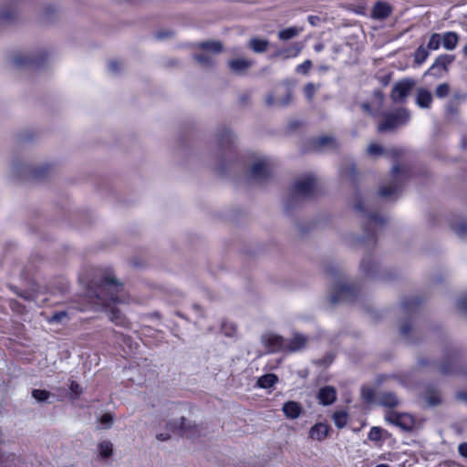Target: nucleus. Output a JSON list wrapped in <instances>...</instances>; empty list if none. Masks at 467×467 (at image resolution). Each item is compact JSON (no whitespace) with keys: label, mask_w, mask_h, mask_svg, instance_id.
I'll return each mask as SVG.
<instances>
[{"label":"nucleus","mask_w":467,"mask_h":467,"mask_svg":"<svg viewBox=\"0 0 467 467\" xmlns=\"http://www.w3.org/2000/svg\"><path fill=\"white\" fill-rule=\"evenodd\" d=\"M17 296L27 300V301H32L34 298H33V295L30 293V292H16Z\"/></svg>","instance_id":"338daca9"},{"label":"nucleus","mask_w":467,"mask_h":467,"mask_svg":"<svg viewBox=\"0 0 467 467\" xmlns=\"http://www.w3.org/2000/svg\"><path fill=\"white\" fill-rule=\"evenodd\" d=\"M439 370L441 373H442L444 375L451 374L454 372V368H453L452 365L451 364V362H444V363L441 364L439 367Z\"/></svg>","instance_id":"5fc2aeb1"},{"label":"nucleus","mask_w":467,"mask_h":467,"mask_svg":"<svg viewBox=\"0 0 467 467\" xmlns=\"http://www.w3.org/2000/svg\"><path fill=\"white\" fill-rule=\"evenodd\" d=\"M261 340L268 352L286 351L285 338L281 336L266 333L262 336Z\"/></svg>","instance_id":"ddd939ff"},{"label":"nucleus","mask_w":467,"mask_h":467,"mask_svg":"<svg viewBox=\"0 0 467 467\" xmlns=\"http://www.w3.org/2000/svg\"><path fill=\"white\" fill-rule=\"evenodd\" d=\"M52 396V394L45 389H33L32 390V397L37 401V402H49L48 399Z\"/></svg>","instance_id":"58836bf2"},{"label":"nucleus","mask_w":467,"mask_h":467,"mask_svg":"<svg viewBox=\"0 0 467 467\" xmlns=\"http://www.w3.org/2000/svg\"><path fill=\"white\" fill-rule=\"evenodd\" d=\"M316 93V87L313 83H307L305 86V95L306 97L311 100Z\"/></svg>","instance_id":"13d9d810"},{"label":"nucleus","mask_w":467,"mask_h":467,"mask_svg":"<svg viewBox=\"0 0 467 467\" xmlns=\"http://www.w3.org/2000/svg\"><path fill=\"white\" fill-rule=\"evenodd\" d=\"M47 58V53L44 50L37 54L20 55L13 58V63L17 67L33 66L39 67L44 65Z\"/></svg>","instance_id":"9b49d317"},{"label":"nucleus","mask_w":467,"mask_h":467,"mask_svg":"<svg viewBox=\"0 0 467 467\" xmlns=\"http://www.w3.org/2000/svg\"><path fill=\"white\" fill-rule=\"evenodd\" d=\"M410 175V171L408 167L393 165L391 168V180L379 188V196L383 199L397 198Z\"/></svg>","instance_id":"39448f33"},{"label":"nucleus","mask_w":467,"mask_h":467,"mask_svg":"<svg viewBox=\"0 0 467 467\" xmlns=\"http://www.w3.org/2000/svg\"><path fill=\"white\" fill-rule=\"evenodd\" d=\"M254 65V61L246 58H234L228 61L230 70L235 75L244 76Z\"/></svg>","instance_id":"dca6fc26"},{"label":"nucleus","mask_w":467,"mask_h":467,"mask_svg":"<svg viewBox=\"0 0 467 467\" xmlns=\"http://www.w3.org/2000/svg\"><path fill=\"white\" fill-rule=\"evenodd\" d=\"M100 457L107 459L112 455L113 444L109 441H103L98 445Z\"/></svg>","instance_id":"f704fd0d"},{"label":"nucleus","mask_w":467,"mask_h":467,"mask_svg":"<svg viewBox=\"0 0 467 467\" xmlns=\"http://www.w3.org/2000/svg\"><path fill=\"white\" fill-rule=\"evenodd\" d=\"M432 101L431 93L425 88H419L416 102L420 108H430Z\"/></svg>","instance_id":"bb28decb"},{"label":"nucleus","mask_w":467,"mask_h":467,"mask_svg":"<svg viewBox=\"0 0 467 467\" xmlns=\"http://www.w3.org/2000/svg\"><path fill=\"white\" fill-rule=\"evenodd\" d=\"M362 398L365 401L371 403L374 401L375 392L370 388H363L362 389Z\"/></svg>","instance_id":"3c124183"},{"label":"nucleus","mask_w":467,"mask_h":467,"mask_svg":"<svg viewBox=\"0 0 467 467\" xmlns=\"http://www.w3.org/2000/svg\"><path fill=\"white\" fill-rule=\"evenodd\" d=\"M392 12V7L385 2H377L372 10L370 16L376 20H384L388 18Z\"/></svg>","instance_id":"a211bd4d"},{"label":"nucleus","mask_w":467,"mask_h":467,"mask_svg":"<svg viewBox=\"0 0 467 467\" xmlns=\"http://www.w3.org/2000/svg\"><path fill=\"white\" fill-rule=\"evenodd\" d=\"M411 331L412 327L409 321H404L400 327V333L406 339H409V335Z\"/></svg>","instance_id":"8fccbe9b"},{"label":"nucleus","mask_w":467,"mask_h":467,"mask_svg":"<svg viewBox=\"0 0 467 467\" xmlns=\"http://www.w3.org/2000/svg\"><path fill=\"white\" fill-rule=\"evenodd\" d=\"M367 151L371 156H379L384 153V149L379 144L372 143L368 147Z\"/></svg>","instance_id":"49530a36"},{"label":"nucleus","mask_w":467,"mask_h":467,"mask_svg":"<svg viewBox=\"0 0 467 467\" xmlns=\"http://www.w3.org/2000/svg\"><path fill=\"white\" fill-rule=\"evenodd\" d=\"M278 380L276 375L269 373L260 377L257 380V385L263 389L273 387Z\"/></svg>","instance_id":"473e14b6"},{"label":"nucleus","mask_w":467,"mask_h":467,"mask_svg":"<svg viewBox=\"0 0 467 467\" xmlns=\"http://www.w3.org/2000/svg\"><path fill=\"white\" fill-rule=\"evenodd\" d=\"M359 272L365 279L388 281L391 276L381 271L379 263L370 255H365L359 264Z\"/></svg>","instance_id":"0eeeda50"},{"label":"nucleus","mask_w":467,"mask_h":467,"mask_svg":"<svg viewBox=\"0 0 467 467\" xmlns=\"http://www.w3.org/2000/svg\"><path fill=\"white\" fill-rule=\"evenodd\" d=\"M383 430L379 427H372L369 433L368 439L373 441H378L381 439Z\"/></svg>","instance_id":"de8ad7c7"},{"label":"nucleus","mask_w":467,"mask_h":467,"mask_svg":"<svg viewBox=\"0 0 467 467\" xmlns=\"http://www.w3.org/2000/svg\"><path fill=\"white\" fill-rule=\"evenodd\" d=\"M14 171L17 176H23L24 174H29L32 178L36 180H42L53 173L55 167L49 163H43L35 168H32L26 164H15Z\"/></svg>","instance_id":"1a4fd4ad"},{"label":"nucleus","mask_w":467,"mask_h":467,"mask_svg":"<svg viewBox=\"0 0 467 467\" xmlns=\"http://www.w3.org/2000/svg\"><path fill=\"white\" fill-rule=\"evenodd\" d=\"M271 171L272 164L270 159L265 156L258 157L250 167L249 180L257 183H264L269 180Z\"/></svg>","instance_id":"6e6552de"},{"label":"nucleus","mask_w":467,"mask_h":467,"mask_svg":"<svg viewBox=\"0 0 467 467\" xmlns=\"http://www.w3.org/2000/svg\"><path fill=\"white\" fill-rule=\"evenodd\" d=\"M415 85L416 82L412 78L400 80L394 85L390 93V99L395 103L404 102Z\"/></svg>","instance_id":"9d476101"},{"label":"nucleus","mask_w":467,"mask_h":467,"mask_svg":"<svg viewBox=\"0 0 467 467\" xmlns=\"http://www.w3.org/2000/svg\"><path fill=\"white\" fill-rule=\"evenodd\" d=\"M329 430L330 427L326 423H316L309 431V437L312 440L322 441L327 437Z\"/></svg>","instance_id":"aec40b11"},{"label":"nucleus","mask_w":467,"mask_h":467,"mask_svg":"<svg viewBox=\"0 0 467 467\" xmlns=\"http://www.w3.org/2000/svg\"><path fill=\"white\" fill-rule=\"evenodd\" d=\"M454 58L453 55L445 54L439 56L428 72L433 76H441V70L444 72L448 71V66L454 61Z\"/></svg>","instance_id":"4468645a"},{"label":"nucleus","mask_w":467,"mask_h":467,"mask_svg":"<svg viewBox=\"0 0 467 467\" xmlns=\"http://www.w3.org/2000/svg\"><path fill=\"white\" fill-rule=\"evenodd\" d=\"M70 392H71V398L72 399H77L79 397V395L81 394L82 392V389L81 387L79 386V384H78L77 382L75 381H71V384H70Z\"/></svg>","instance_id":"864d4df0"},{"label":"nucleus","mask_w":467,"mask_h":467,"mask_svg":"<svg viewBox=\"0 0 467 467\" xmlns=\"http://www.w3.org/2000/svg\"><path fill=\"white\" fill-rule=\"evenodd\" d=\"M424 400L431 407L439 406L442 402L441 393L439 392V390L434 389H427V391L424 394Z\"/></svg>","instance_id":"a878e982"},{"label":"nucleus","mask_w":467,"mask_h":467,"mask_svg":"<svg viewBox=\"0 0 467 467\" xmlns=\"http://www.w3.org/2000/svg\"><path fill=\"white\" fill-rule=\"evenodd\" d=\"M326 273L332 278L333 285L329 297L332 305L342 301L354 300L359 294V287L348 283L344 272L337 265H327Z\"/></svg>","instance_id":"20e7f679"},{"label":"nucleus","mask_w":467,"mask_h":467,"mask_svg":"<svg viewBox=\"0 0 467 467\" xmlns=\"http://www.w3.org/2000/svg\"><path fill=\"white\" fill-rule=\"evenodd\" d=\"M299 30L296 27H288L279 31L278 36L282 40H289L297 36Z\"/></svg>","instance_id":"a19ab883"},{"label":"nucleus","mask_w":467,"mask_h":467,"mask_svg":"<svg viewBox=\"0 0 467 467\" xmlns=\"http://www.w3.org/2000/svg\"><path fill=\"white\" fill-rule=\"evenodd\" d=\"M67 317V311L55 312L49 318L50 323H62Z\"/></svg>","instance_id":"c03bdc74"},{"label":"nucleus","mask_w":467,"mask_h":467,"mask_svg":"<svg viewBox=\"0 0 467 467\" xmlns=\"http://www.w3.org/2000/svg\"><path fill=\"white\" fill-rule=\"evenodd\" d=\"M16 8L15 5H7L0 10V23L7 24L16 17Z\"/></svg>","instance_id":"cd10ccee"},{"label":"nucleus","mask_w":467,"mask_h":467,"mask_svg":"<svg viewBox=\"0 0 467 467\" xmlns=\"http://www.w3.org/2000/svg\"><path fill=\"white\" fill-rule=\"evenodd\" d=\"M195 47L205 52H210L213 55L220 54L223 50V43L215 40L202 41L196 44Z\"/></svg>","instance_id":"412c9836"},{"label":"nucleus","mask_w":467,"mask_h":467,"mask_svg":"<svg viewBox=\"0 0 467 467\" xmlns=\"http://www.w3.org/2000/svg\"><path fill=\"white\" fill-rule=\"evenodd\" d=\"M373 97L375 100L377 101L376 108L377 109H379L382 107L383 100H384V94L381 90H374Z\"/></svg>","instance_id":"4d7b16f0"},{"label":"nucleus","mask_w":467,"mask_h":467,"mask_svg":"<svg viewBox=\"0 0 467 467\" xmlns=\"http://www.w3.org/2000/svg\"><path fill=\"white\" fill-rule=\"evenodd\" d=\"M173 36V32L171 30H161L157 32L156 37L160 40L171 38Z\"/></svg>","instance_id":"680f3d73"},{"label":"nucleus","mask_w":467,"mask_h":467,"mask_svg":"<svg viewBox=\"0 0 467 467\" xmlns=\"http://www.w3.org/2000/svg\"><path fill=\"white\" fill-rule=\"evenodd\" d=\"M458 308L467 316V293L458 300Z\"/></svg>","instance_id":"052dcab7"},{"label":"nucleus","mask_w":467,"mask_h":467,"mask_svg":"<svg viewBox=\"0 0 467 467\" xmlns=\"http://www.w3.org/2000/svg\"><path fill=\"white\" fill-rule=\"evenodd\" d=\"M167 427L182 437H192L196 432V425L184 417L169 421Z\"/></svg>","instance_id":"f8f14e48"},{"label":"nucleus","mask_w":467,"mask_h":467,"mask_svg":"<svg viewBox=\"0 0 467 467\" xmlns=\"http://www.w3.org/2000/svg\"><path fill=\"white\" fill-rule=\"evenodd\" d=\"M311 67H312V62L310 60H306L304 63L298 65L296 67V70L297 73L306 75L308 73V71L310 70Z\"/></svg>","instance_id":"603ef678"},{"label":"nucleus","mask_w":467,"mask_h":467,"mask_svg":"<svg viewBox=\"0 0 467 467\" xmlns=\"http://www.w3.org/2000/svg\"><path fill=\"white\" fill-rule=\"evenodd\" d=\"M248 46L255 53H264L267 50L269 42L266 39L252 38Z\"/></svg>","instance_id":"7c9ffc66"},{"label":"nucleus","mask_w":467,"mask_h":467,"mask_svg":"<svg viewBox=\"0 0 467 467\" xmlns=\"http://www.w3.org/2000/svg\"><path fill=\"white\" fill-rule=\"evenodd\" d=\"M333 420H334V423L335 425L341 429L343 427H345L347 425V422H348V414L345 412V411H336L334 414H333Z\"/></svg>","instance_id":"4c0bfd02"},{"label":"nucleus","mask_w":467,"mask_h":467,"mask_svg":"<svg viewBox=\"0 0 467 467\" xmlns=\"http://www.w3.org/2000/svg\"><path fill=\"white\" fill-rule=\"evenodd\" d=\"M410 115L405 109H398L395 111L384 115L379 123L378 130L381 133L394 131L400 126L405 125L410 120Z\"/></svg>","instance_id":"423d86ee"},{"label":"nucleus","mask_w":467,"mask_h":467,"mask_svg":"<svg viewBox=\"0 0 467 467\" xmlns=\"http://www.w3.org/2000/svg\"><path fill=\"white\" fill-rule=\"evenodd\" d=\"M194 61L203 68H213L216 66V59L212 54L202 53L192 55Z\"/></svg>","instance_id":"b1692460"},{"label":"nucleus","mask_w":467,"mask_h":467,"mask_svg":"<svg viewBox=\"0 0 467 467\" xmlns=\"http://www.w3.org/2000/svg\"><path fill=\"white\" fill-rule=\"evenodd\" d=\"M452 231L461 238L467 236V222L461 221L458 223H451Z\"/></svg>","instance_id":"c9c22d12"},{"label":"nucleus","mask_w":467,"mask_h":467,"mask_svg":"<svg viewBox=\"0 0 467 467\" xmlns=\"http://www.w3.org/2000/svg\"><path fill=\"white\" fill-rule=\"evenodd\" d=\"M302 406L296 401H287L283 405L285 415L292 420L297 419L302 413Z\"/></svg>","instance_id":"4be33fe9"},{"label":"nucleus","mask_w":467,"mask_h":467,"mask_svg":"<svg viewBox=\"0 0 467 467\" xmlns=\"http://www.w3.org/2000/svg\"><path fill=\"white\" fill-rule=\"evenodd\" d=\"M396 426H399L403 431H410L414 426V420L410 414L400 413Z\"/></svg>","instance_id":"c756f323"},{"label":"nucleus","mask_w":467,"mask_h":467,"mask_svg":"<svg viewBox=\"0 0 467 467\" xmlns=\"http://www.w3.org/2000/svg\"><path fill=\"white\" fill-rule=\"evenodd\" d=\"M459 42V36L455 32H446L441 35V44L447 50H453Z\"/></svg>","instance_id":"393cba45"},{"label":"nucleus","mask_w":467,"mask_h":467,"mask_svg":"<svg viewBox=\"0 0 467 467\" xmlns=\"http://www.w3.org/2000/svg\"><path fill=\"white\" fill-rule=\"evenodd\" d=\"M457 399L467 403V392L462 391L457 394Z\"/></svg>","instance_id":"774afa93"},{"label":"nucleus","mask_w":467,"mask_h":467,"mask_svg":"<svg viewBox=\"0 0 467 467\" xmlns=\"http://www.w3.org/2000/svg\"><path fill=\"white\" fill-rule=\"evenodd\" d=\"M307 343V337L302 334H295L292 338L285 339L286 351L296 352L303 349Z\"/></svg>","instance_id":"6ab92c4d"},{"label":"nucleus","mask_w":467,"mask_h":467,"mask_svg":"<svg viewBox=\"0 0 467 467\" xmlns=\"http://www.w3.org/2000/svg\"><path fill=\"white\" fill-rule=\"evenodd\" d=\"M420 305V301L417 297L405 298L401 302V306L406 315L414 314Z\"/></svg>","instance_id":"c85d7f7f"},{"label":"nucleus","mask_w":467,"mask_h":467,"mask_svg":"<svg viewBox=\"0 0 467 467\" xmlns=\"http://www.w3.org/2000/svg\"><path fill=\"white\" fill-rule=\"evenodd\" d=\"M327 146H336V140L331 136H321L313 140L315 150H321Z\"/></svg>","instance_id":"2f4dec72"},{"label":"nucleus","mask_w":467,"mask_h":467,"mask_svg":"<svg viewBox=\"0 0 467 467\" xmlns=\"http://www.w3.org/2000/svg\"><path fill=\"white\" fill-rule=\"evenodd\" d=\"M354 209L362 218L365 234L362 237H358L357 242L367 249H370L376 245L377 231L384 226L387 220L375 211L367 200L364 201L360 198H357L354 203Z\"/></svg>","instance_id":"f03ea898"},{"label":"nucleus","mask_w":467,"mask_h":467,"mask_svg":"<svg viewBox=\"0 0 467 467\" xmlns=\"http://www.w3.org/2000/svg\"><path fill=\"white\" fill-rule=\"evenodd\" d=\"M216 140L221 147L231 148L235 144V134L226 127H221L216 131Z\"/></svg>","instance_id":"2eb2a0df"},{"label":"nucleus","mask_w":467,"mask_h":467,"mask_svg":"<svg viewBox=\"0 0 467 467\" xmlns=\"http://www.w3.org/2000/svg\"><path fill=\"white\" fill-rule=\"evenodd\" d=\"M122 290L123 284L115 276L110 268H107L92 281L87 290V297L95 307L106 308L110 306L111 303L121 302L119 294Z\"/></svg>","instance_id":"f257e3e1"},{"label":"nucleus","mask_w":467,"mask_h":467,"mask_svg":"<svg viewBox=\"0 0 467 467\" xmlns=\"http://www.w3.org/2000/svg\"><path fill=\"white\" fill-rule=\"evenodd\" d=\"M441 44V35L438 33H433L430 36V40L427 45L428 50H437L439 49L440 46Z\"/></svg>","instance_id":"ea45409f"},{"label":"nucleus","mask_w":467,"mask_h":467,"mask_svg":"<svg viewBox=\"0 0 467 467\" xmlns=\"http://www.w3.org/2000/svg\"><path fill=\"white\" fill-rule=\"evenodd\" d=\"M428 56V49L423 46H420L414 53V63L417 65L422 64L427 59Z\"/></svg>","instance_id":"e433bc0d"},{"label":"nucleus","mask_w":467,"mask_h":467,"mask_svg":"<svg viewBox=\"0 0 467 467\" xmlns=\"http://www.w3.org/2000/svg\"><path fill=\"white\" fill-rule=\"evenodd\" d=\"M319 403L324 406L333 404L337 400V390L332 386H325L319 389L317 393Z\"/></svg>","instance_id":"f3484780"},{"label":"nucleus","mask_w":467,"mask_h":467,"mask_svg":"<svg viewBox=\"0 0 467 467\" xmlns=\"http://www.w3.org/2000/svg\"><path fill=\"white\" fill-rule=\"evenodd\" d=\"M450 91V86L447 83L440 84L435 89V95L438 98H445Z\"/></svg>","instance_id":"a18cd8bd"},{"label":"nucleus","mask_w":467,"mask_h":467,"mask_svg":"<svg viewBox=\"0 0 467 467\" xmlns=\"http://www.w3.org/2000/svg\"><path fill=\"white\" fill-rule=\"evenodd\" d=\"M292 99V92L291 90H287L285 98L277 100V107H285L290 104Z\"/></svg>","instance_id":"bf43d9fd"},{"label":"nucleus","mask_w":467,"mask_h":467,"mask_svg":"<svg viewBox=\"0 0 467 467\" xmlns=\"http://www.w3.org/2000/svg\"><path fill=\"white\" fill-rule=\"evenodd\" d=\"M459 453L462 456L467 458V442H462L458 447Z\"/></svg>","instance_id":"69168bd1"},{"label":"nucleus","mask_w":467,"mask_h":467,"mask_svg":"<svg viewBox=\"0 0 467 467\" xmlns=\"http://www.w3.org/2000/svg\"><path fill=\"white\" fill-rule=\"evenodd\" d=\"M378 403L383 407L395 408L400 404V401L395 393L385 391L379 393Z\"/></svg>","instance_id":"5701e85b"},{"label":"nucleus","mask_w":467,"mask_h":467,"mask_svg":"<svg viewBox=\"0 0 467 467\" xmlns=\"http://www.w3.org/2000/svg\"><path fill=\"white\" fill-rule=\"evenodd\" d=\"M108 67L111 74L118 75L123 67V63L119 60H111L109 62Z\"/></svg>","instance_id":"37998d69"},{"label":"nucleus","mask_w":467,"mask_h":467,"mask_svg":"<svg viewBox=\"0 0 467 467\" xmlns=\"http://www.w3.org/2000/svg\"><path fill=\"white\" fill-rule=\"evenodd\" d=\"M113 420H114V419H113V415L111 413H105L99 419V422L106 429H109L111 427Z\"/></svg>","instance_id":"09e8293b"},{"label":"nucleus","mask_w":467,"mask_h":467,"mask_svg":"<svg viewBox=\"0 0 467 467\" xmlns=\"http://www.w3.org/2000/svg\"><path fill=\"white\" fill-rule=\"evenodd\" d=\"M317 182L314 176L306 175L298 178L293 183L284 201V209L287 214L292 213L301 204L315 196Z\"/></svg>","instance_id":"7ed1b4c3"},{"label":"nucleus","mask_w":467,"mask_h":467,"mask_svg":"<svg viewBox=\"0 0 467 467\" xmlns=\"http://www.w3.org/2000/svg\"><path fill=\"white\" fill-rule=\"evenodd\" d=\"M341 175L346 178L354 181L356 177V168L354 164H348L342 171Z\"/></svg>","instance_id":"79ce46f5"},{"label":"nucleus","mask_w":467,"mask_h":467,"mask_svg":"<svg viewBox=\"0 0 467 467\" xmlns=\"http://www.w3.org/2000/svg\"><path fill=\"white\" fill-rule=\"evenodd\" d=\"M109 317L110 321L113 322L114 324H116L117 326L125 327L127 324V320H126L125 317L116 307H112L109 310Z\"/></svg>","instance_id":"72a5a7b5"},{"label":"nucleus","mask_w":467,"mask_h":467,"mask_svg":"<svg viewBox=\"0 0 467 467\" xmlns=\"http://www.w3.org/2000/svg\"><path fill=\"white\" fill-rule=\"evenodd\" d=\"M265 104L268 107L277 106V100H275L273 94H268L265 98Z\"/></svg>","instance_id":"0e129e2a"},{"label":"nucleus","mask_w":467,"mask_h":467,"mask_svg":"<svg viewBox=\"0 0 467 467\" xmlns=\"http://www.w3.org/2000/svg\"><path fill=\"white\" fill-rule=\"evenodd\" d=\"M400 414V413H398V412H395V411H389V412H388V413H387V415H386V420H387L389 422H390V423H392V424L396 425V424H397L398 418H399Z\"/></svg>","instance_id":"e2e57ef3"},{"label":"nucleus","mask_w":467,"mask_h":467,"mask_svg":"<svg viewBox=\"0 0 467 467\" xmlns=\"http://www.w3.org/2000/svg\"><path fill=\"white\" fill-rule=\"evenodd\" d=\"M334 358H335V356L333 354L329 353V354L326 355L323 358H320L317 361H316V363L320 366L327 367L333 362Z\"/></svg>","instance_id":"6e6d98bb"}]
</instances>
